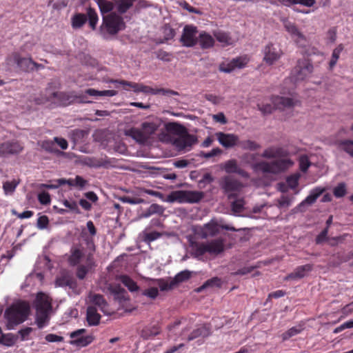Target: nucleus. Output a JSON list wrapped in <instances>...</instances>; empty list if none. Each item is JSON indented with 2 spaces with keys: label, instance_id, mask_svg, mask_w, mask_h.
<instances>
[{
  "label": "nucleus",
  "instance_id": "5fc2aeb1",
  "mask_svg": "<svg viewBox=\"0 0 353 353\" xmlns=\"http://www.w3.org/2000/svg\"><path fill=\"white\" fill-rule=\"evenodd\" d=\"M339 144L342 150L353 157V141L343 140L341 141Z\"/></svg>",
  "mask_w": 353,
  "mask_h": 353
},
{
  "label": "nucleus",
  "instance_id": "ddd939ff",
  "mask_svg": "<svg viewBox=\"0 0 353 353\" xmlns=\"http://www.w3.org/2000/svg\"><path fill=\"white\" fill-rule=\"evenodd\" d=\"M197 28L193 25H186L183 28L180 41L185 47H193L198 43Z\"/></svg>",
  "mask_w": 353,
  "mask_h": 353
},
{
  "label": "nucleus",
  "instance_id": "8fccbe9b",
  "mask_svg": "<svg viewBox=\"0 0 353 353\" xmlns=\"http://www.w3.org/2000/svg\"><path fill=\"white\" fill-rule=\"evenodd\" d=\"M16 341V338L12 333L2 334L0 336V343L8 347L12 346Z\"/></svg>",
  "mask_w": 353,
  "mask_h": 353
},
{
  "label": "nucleus",
  "instance_id": "a211bd4d",
  "mask_svg": "<svg viewBox=\"0 0 353 353\" xmlns=\"http://www.w3.org/2000/svg\"><path fill=\"white\" fill-rule=\"evenodd\" d=\"M214 135L219 143L226 149L239 145V138L236 134L218 132Z\"/></svg>",
  "mask_w": 353,
  "mask_h": 353
},
{
  "label": "nucleus",
  "instance_id": "7ed1b4c3",
  "mask_svg": "<svg viewBox=\"0 0 353 353\" xmlns=\"http://www.w3.org/2000/svg\"><path fill=\"white\" fill-rule=\"evenodd\" d=\"M167 129L170 132L179 136L174 140V145L179 150L190 148L196 141L195 136L189 134L187 129L181 124L170 123L167 125Z\"/></svg>",
  "mask_w": 353,
  "mask_h": 353
},
{
  "label": "nucleus",
  "instance_id": "2f4dec72",
  "mask_svg": "<svg viewBox=\"0 0 353 353\" xmlns=\"http://www.w3.org/2000/svg\"><path fill=\"white\" fill-rule=\"evenodd\" d=\"M344 50V46L343 43L337 45V46L332 50L330 59L328 62V70H332L336 66L341 52Z\"/></svg>",
  "mask_w": 353,
  "mask_h": 353
},
{
  "label": "nucleus",
  "instance_id": "3c124183",
  "mask_svg": "<svg viewBox=\"0 0 353 353\" xmlns=\"http://www.w3.org/2000/svg\"><path fill=\"white\" fill-rule=\"evenodd\" d=\"M97 4L102 14L111 12L114 9L115 5L114 1L112 2L107 0L97 2Z\"/></svg>",
  "mask_w": 353,
  "mask_h": 353
},
{
  "label": "nucleus",
  "instance_id": "ea45409f",
  "mask_svg": "<svg viewBox=\"0 0 353 353\" xmlns=\"http://www.w3.org/2000/svg\"><path fill=\"white\" fill-rule=\"evenodd\" d=\"M88 135L86 130L75 129L71 133V139L75 143L84 142V139Z\"/></svg>",
  "mask_w": 353,
  "mask_h": 353
},
{
  "label": "nucleus",
  "instance_id": "774afa93",
  "mask_svg": "<svg viewBox=\"0 0 353 353\" xmlns=\"http://www.w3.org/2000/svg\"><path fill=\"white\" fill-rule=\"evenodd\" d=\"M88 184V181L81 176H76L74 179V187L83 189Z\"/></svg>",
  "mask_w": 353,
  "mask_h": 353
},
{
  "label": "nucleus",
  "instance_id": "864d4df0",
  "mask_svg": "<svg viewBox=\"0 0 353 353\" xmlns=\"http://www.w3.org/2000/svg\"><path fill=\"white\" fill-rule=\"evenodd\" d=\"M41 147L46 151L51 153H57L59 150L57 148L54 140H45L41 143Z\"/></svg>",
  "mask_w": 353,
  "mask_h": 353
},
{
  "label": "nucleus",
  "instance_id": "a18cd8bd",
  "mask_svg": "<svg viewBox=\"0 0 353 353\" xmlns=\"http://www.w3.org/2000/svg\"><path fill=\"white\" fill-rule=\"evenodd\" d=\"M303 330V327L301 325H299L290 328L286 332H283L281 335L283 341H287L291 337L300 334Z\"/></svg>",
  "mask_w": 353,
  "mask_h": 353
},
{
  "label": "nucleus",
  "instance_id": "dca6fc26",
  "mask_svg": "<svg viewBox=\"0 0 353 353\" xmlns=\"http://www.w3.org/2000/svg\"><path fill=\"white\" fill-rule=\"evenodd\" d=\"M85 332V329L82 328L71 332L70 336L73 340L70 343L79 347H85L92 343L94 339L92 335H82Z\"/></svg>",
  "mask_w": 353,
  "mask_h": 353
},
{
  "label": "nucleus",
  "instance_id": "6e6d98bb",
  "mask_svg": "<svg viewBox=\"0 0 353 353\" xmlns=\"http://www.w3.org/2000/svg\"><path fill=\"white\" fill-rule=\"evenodd\" d=\"M18 185V183L16 181L13 180L12 181H7L3 183V189L6 194H11L14 191Z\"/></svg>",
  "mask_w": 353,
  "mask_h": 353
},
{
  "label": "nucleus",
  "instance_id": "f3484780",
  "mask_svg": "<svg viewBox=\"0 0 353 353\" xmlns=\"http://www.w3.org/2000/svg\"><path fill=\"white\" fill-rule=\"evenodd\" d=\"M221 169L224 170L227 174H237L243 178H248L249 174L247 171L242 169L238 165L236 159H229L220 165Z\"/></svg>",
  "mask_w": 353,
  "mask_h": 353
},
{
  "label": "nucleus",
  "instance_id": "f257e3e1",
  "mask_svg": "<svg viewBox=\"0 0 353 353\" xmlns=\"http://www.w3.org/2000/svg\"><path fill=\"white\" fill-rule=\"evenodd\" d=\"M289 152L283 147L271 146L266 148L261 157L265 159H279L271 162L260 161L253 165L252 168L256 171H261L263 173L279 174L285 172L294 165V161L288 158Z\"/></svg>",
  "mask_w": 353,
  "mask_h": 353
},
{
  "label": "nucleus",
  "instance_id": "37998d69",
  "mask_svg": "<svg viewBox=\"0 0 353 353\" xmlns=\"http://www.w3.org/2000/svg\"><path fill=\"white\" fill-rule=\"evenodd\" d=\"M87 21V16L84 14H75L72 18V26L73 28H81Z\"/></svg>",
  "mask_w": 353,
  "mask_h": 353
},
{
  "label": "nucleus",
  "instance_id": "2eb2a0df",
  "mask_svg": "<svg viewBox=\"0 0 353 353\" xmlns=\"http://www.w3.org/2000/svg\"><path fill=\"white\" fill-rule=\"evenodd\" d=\"M23 150V146L18 141H8L0 144V157L17 155Z\"/></svg>",
  "mask_w": 353,
  "mask_h": 353
},
{
  "label": "nucleus",
  "instance_id": "1a4fd4ad",
  "mask_svg": "<svg viewBox=\"0 0 353 353\" xmlns=\"http://www.w3.org/2000/svg\"><path fill=\"white\" fill-rule=\"evenodd\" d=\"M86 248L89 252L86 256V264L79 265L77 268L76 276L79 279L83 280L86 276L88 272L94 265L93 253L95 251V245L92 237L86 236L84 239Z\"/></svg>",
  "mask_w": 353,
  "mask_h": 353
},
{
  "label": "nucleus",
  "instance_id": "09e8293b",
  "mask_svg": "<svg viewBox=\"0 0 353 353\" xmlns=\"http://www.w3.org/2000/svg\"><path fill=\"white\" fill-rule=\"evenodd\" d=\"M239 146H240L243 150H256L261 148V145L256 142L251 140H245V141H239Z\"/></svg>",
  "mask_w": 353,
  "mask_h": 353
},
{
  "label": "nucleus",
  "instance_id": "4468645a",
  "mask_svg": "<svg viewBox=\"0 0 353 353\" xmlns=\"http://www.w3.org/2000/svg\"><path fill=\"white\" fill-rule=\"evenodd\" d=\"M263 61L268 65H272L283 56L282 50L273 43H268L263 49Z\"/></svg>",
  "mask_w": 353,
  "mask_h": 353
},
{
  "label": "nucleus",
  "instance_id": "e2e57ef3",
  "mask_svg": "<svg viewBox=\"0 0 353 353\" xmlns=\"http://www.w3.org/2000/svg\"><path fill=\"white\" fill-rule=\"evenodd\" d=\"M38 201L42 205H48L51 202L50 195L48 192H41L38 194Z\"/></svg>",
  "mask_w": 353,
  "mask_h": 353
},
{
  "label": "nucleus",
  "instance_id": "b1692460",
  "mask_svg": "<svg viewBox=\"0 0 353 353\" xmlns=\"http://www.w3.org/2000/svg\"><path fill=\"white\" fill-rule=\"evenodd\" d=\"M208 253L212 255H218L224 251V241L223 239H216L207 242Z\"/></svg>",
  "mask_w": 353,
  "mask_h": 353
},
{
  "label": "nucleus",
  "instance_id": "c756f323",
  "mask_svg": "<svg viewBox=\"0 0 353 353\" xmlns=\"http://www.w3.org/2000/svg\"><path fill=\"white\" fill-rule=\"evenodd\" d=\"M85 163L90 167L93 168H108L111 166L110 161L107 158V157L104 158H88L86 159Z\"/></svg>",
  "mask_w": 353,
  "mask_h": 353
},
{
  "label": "nucleus",
  "instance_id": "bb28decb",
  "mask_svg": "<svg viewBox=\"0 0 353 353\" xmlns=\"http://www.w3.org/2000/svg\"><path fill=\"white\" fill-rule=\"evenodd\" d=\"M323 191L324 190L321 188H316L313 189L311 190L310 194L301 203H299L297 208L302 211V208L305 205H312L316 202V199L320 196Z\"/></svg>",
  "mask_w": 353,
  "mask_h": 353
},
{
  "label": "nucleus",
  "instance_id": "603ef678",
  "mask_svg": "<svg viewBox=\"0 0 353 353\" xmlns=\"http://www.w3.org/2000/svg\"><path fill=\"white\" fill-rule=\"evenodd\" d=\"M284 5L301 4L307 7H311L315 3V0H279Z\"/></svg>",
  "mask_w": 353,
  "mask_h": 353
},
{
  "label": "nucleus",
  "instance_id": "9b49d317",
  "mask_svg": "<svg viewBox=\"0 0 353 353\" xmlns=\"http://www.w3.org/2000/svg\"><path fill=\"white\" fill-rule=\"evenodd\" d=\"M220 186L228 195V198L231 199L237 196L236 192L241 190L243 185L239 180L230 176H225L221 179Z\"/></svg>",
  "mask_w": 353,
  "mask_h": 353
},
{
  "label": "nucleus",
  "instance_id": "39448f33",
  "mask_svg": "<svg viewBox=\"0 0 353 353\" xmlns=\"http://www.w3.org/2000/svg\"><path fill=\"white\" fill-rule=\"evenodd\" d=\"M159 128V123L145 121L142 123L140 128H131L129 135L137 142L144 144L153 137Z\"/></svg>",
  "mask_w": 353,
  "mask_h": 353
},
{
  "label": "nucleus",
  "instance_id": "cd10ccee",
  "mask_svg": "<svg viewBox=\"0 0 353 353\" xmlns=\"http://www.w3.org/2000/svg\"><path fill=\"white\" fill-rule=\"evenodd\" d=\"M219 232L218 224L214 221H210L203 225L201 229V235L203 239L212 237Z\"/></svg>",
  "mask_w": 353,
  "mask_h": 353
},
{
  "label": "nucleus",
  "instance_id": "f03ea898",
  "mask_svg": "<svg viewBox=\"0 0 353 353\" xmlns=\"http://www.w3.org/2000/svg\"><path fill=\"white\" fill-rule=\"evenodd\" d=\"M30 312V307L25 301H19L8 307L3 316L6 319V327L12 330L17 325L23 323L28 319Z\"/></svg>",
  "mask_w": 353,
  "mask_h": 353
},
{
  "label": "nucleus",
  "instance_id": "052dcab7",
  "mask_svg": "<svg viewBox=\"0 0 353 353\" xmlns=\"http://www.w3.org/2000/svg\"><path fill=\"white\" fill-rule=\"evenodd\" d=\"M63 204L65 207L68 208L70 211L75 214L81 213L78 204L75 201H68L65 199L63 201Z\"/></svg>",
  "mask_w": 353,
  "mask_h": 353
},
{
  "label": "nucleus",
  "instance_id": "412c9836",
  "mask_svg": "<svg viewBox=\"0 0 353 353\" xmlns=\"http://www.w3.org/2000/svg\"><path fill=\"white\" fill-rule=\"evenodd\" d=\"M110 82L123 85L124 89L126 90L132 89L133 91L135 92H143L151 94V92L153 91L152 88L135 82L128 81L125 80H111Z\"/></svg>",
  "mask_w": 353,
  "mask_h": 353
},
{
  "label": "nucleus",
  "instance_id": "a19ab883",
  "mask_svg": "<svg viewBox=\"0 0 353 353\" xmlns=\"http://www.w3.org/2000/svg\"><path fill=\"white\" fill-rule=\"evenodd\" d=\"M221 286V279L218 277H213L210 279L207 280L201 286L196 289L197 292H202L204 289L208 288H213L217 287L220 288Z\"/></svg>",
  "mask_w": 353,
  "mask_h": 353
},
{
  "label": "nucleus",
  "instance_id": "49530a36",
  "mask_svg": "<svg viewBox=\"0 0 353 353\" xmlns=\"http://www.w3.org/2000/svg\"><path fill=\"white\" fill-rule=\"evenodd\" d=\"M87 19H88L89 25L92 30L96 28L99 18L95 10L92 8H88L87 10Z\"/></svg>",
  "mask_w": 353,
  "mask_h": 353
},
{
  "label": "nucleus",
  "instance_id": "79ce46f5",
  "mask_svg": "<svg viewBox=\"0 0 353 353\" xmlns=\"http://www.w3.org/2000/svg\"><path fill=\"white\" fill-rule=\"evenodd\" d=\"M91 302L103 312H105L108 303L104 297L101 294H94L91 297Z\"/></svg>",
  "mask_w": 353,
  "mask_h": 353
},
{
  "label": "nucleus",
  "instance_id": "423d86ee",
  "mask_svg": "<svg viewBox=\"0 0 353 353\" xmlns=\"http://www.w3.org/2000/svg\"><path fill=\"white\" fill-rule=\"evenodd\" d=\"M204 195V193L201 191L175 190L168 195L167 201L170 203H195L199 202Z\"/></svg>",
  "mask_w": 353,
  "mask_h": 353
},
{
  "label": "nucleus",
  "instance_id": "338daca9",
  "mask_svg": "<svg viewBox=\"0 0 353 353\" xmlns=\"http://www.w3.org/2000/svg\"><path fill=\"white\" fill-rule=\"evenodd\" d=\"M221 152H222V150L220 148H216L212 149L210 152H202L201 156L205 159H210L211 157H215V156H217V155L221 154Z\"/></svg>",
  "mask_w": 353,
  "mask_h": 353
},
{
  "label": "nucleus",
  "instance_id": "c9c22d12",
  "mask_svg": "<svg viewBox=\"0 0 353 353\" xmlns=\"http://www.w3.org/2000/svg\"><path fill=\"white\" fill-rule=\"evenodd\" d=\"M137 0H114L117 11L119 14L125 13Z\"/></svg>",
  "mask_w": 353,
  "mask_h": 353
},
{
  "label": "nucleus",
  "instance_id": "20e7f679",
  "mask_svg": "<svg viewBox=\"0 0 353 353\" xmlns=\"http://www.w3.org/2000/svg\"><path fill=\"white\" fill-rule=\"evenodd\" d=\"M125 28V23L122 17L115 12L103 15L101 26V32L106 38L104 31L110 35H115Z\"/></svg>",
  "mask_w": 353,
  "mask_h": 353
},
{
  "label": "nucleus",
  "instance_id": "69168bd1",
  "mask_svg": "<svg viewBox=\"0 0 353 353\" xmlns=\"http://www.w3.org/2000/svg\"><path fill=\"white\" fill-rule=\"evenodd\" d=\"M49 224V219L46 215H42L37 219V227L40 230L46 229Z\"/></svg>",
  "mask_w": 353,
  "mask_h": 353
},
{
  "label": "nucleus",
  "instance_id": "a878e982",
  "mask_svg": "<svg viewBox=\"0 0 353 353\" xmlns=\"http://www.w3.org/2000/svg\"><path fill=\"white\" fill-rule=\"evenodd\" d=\"M161 329L158 324L145 326L141 331L140 336L144 340L152 339L161 333Z\"/></svg>",
  "mask_w": 353,
  "mask_h": 353
},
{
  "label": "nucleus",
  "instance_id": "c03bdc74",
  "mask_svg": "<svg viewBox=\"0 0 353 353\" xmlns=\"http://www.w3.org/2000/svg\"><path fill=\"white\" fill-rule=\"evenodd\" d=\"M191 274L190 271L185 270L176 274L174 278H172V279L175 286H176L179 283L189 280L191 277Z\"/></svg>",
  "mask_w": 353,
  "mask_h": 353
},
{
  "label": "nucleus",
  "instance_id": "9d476101",
  "mask_svg": "<svg viewBox=\"0 0 353 353\" xmlns=\"http://www.w3.org/2000/svg\"><path fill=\"white\" fill-rule=\"evenodd\" d=\"M6 64L12 65L16 64L17 68L23 72H30L34 70V66L38 63L33 61L31 58L21 57L19 52H12L6 58Z\"/></svg>",
  "mask_w": 353,
  "mask_h": 353
},
{
  "label": "nucleus",
  "instance_id": "680f3d73",
  "mask_svg": "<svg viewBox=\"0 0 353 353\" xmlns=\"http://www.w3.org/2000/svg\"><path fill=\"white\" fill-rule=\"evenodd\" d=\"M152 94H161L162 95H179V93L176 91L170 89H164V88H153V91L151 92Z\"/></svg>",
  "mask_w": 353,
  "mask_h": 353
},
{
  "label": "nucleus",
  "instance_id": "6ab92c4d",
  "mask_svg": "<svg viewBox=\"0 0 353 353\" xmlns=\"http://www.w3.org/2000/svg\"><path fill=\"white\" fill-rule=\"evenodd\" d=\"M36 311L50 312L52 309V299L44 292H38L34 301Z\"/></svg>",
  "mask_w": 353,
  "mask_h": 353
},
{
  "label": "nucleus",
  "instance_id": "5701e85b",
  "mask_svg": "<svg viewBox=\"0 0 353 353\" xmlns=\"http://www.w3.org/2000/svg\"><path fill=\"white\" fill-rule=\"evenodd\" d=\"M313 269V265L305 264L303 265L298 266L295 268L294 272L289 274L286 277L285 280H296L301 279L305 277L307 274L311 272Z\"/></svg>",
  "mask_w": 353,
  "mask_h": 353
},
{
  "label": "nucleus",
  "instance_id": "bf43d9fd",
  "mask_svg": "<svg viewBox=\"0 0 353 353\" xmlns=\"http://www.w3.org/2000/svg\"><path fill=\"white\" fill-rule=\"evenodd\" d=\"M141 294L148 297L151 300H154L159 295V290L157 288L151 287L143 290Z\"/></svg>",
  "mask_w": 353,
  "mask_h": 353
},
{
  "label": "nucleus",
  "instance_id": "6e6552de",
  "mask_svg": "<svg viewBox=\"0 0 353 353\" xmlns=\"http://www.w3.org/2000/svg\"><path fill=\"white\" fill-rule=\"evenodd\" d=\"M273 105L271 104H258V108L263 114H270L274 109L283 110L285 109L291 108L295 106L299 101L292 98L273 96L271 99Z\"/></svg>",
  "mask_w": 353,
  "mask_h": 353
},
{
  "label": "nucleus",
  "instance_id": "4c0bfd02",
  "mask_svg": "<svg viewBox=\"0 0 353 353\" xmlns=\"http://www.w3.org/2000/svg\"><path fill=\"white\" fill-rule=\"evenodd\" d=\"M85 93L93 97H113L117 94V91L114 90L99 91L93 88H89L85 90Z\"/></svg>",
  "mask_w": 353,
  "mask_h": 353
},
{
  "label": "nucleus",
  "instance_id": "13d9d810",
  "mask_svg": "<svg viewBox=\"0 0 353 353\" xmlns=\"http://www.w3.org/2000/svg\"><path fill=\"white\" fill-rule=\"evenodd\" d=\"M299 162L301 171L306 172L311 164L308 157L307 155L301 156Z\"/></svg>",
  "mask_w": 353,
  "mask_h": 353
},
{
  "label": "nucleus",
  "instance_id": "aec40b11",
  "mask_svg": "<svg viewBox=\"0 0 353 353\" xmlns=\"http://www.w3.org/2000/svg\"><path fill=\"white\" fill-rule=\"evenodd\" d=\"M250 59L248 56H242L233 59L227 64H221L219 70L222 72L229 73L234 70L235 68H243L249 62Z\"/></svg>",
  "mask_w": 353,
  "mask_h": 353
},
{
  "label": "nucleus",
  "instance_id": "de8ad7c7",
  "mask_svg": "<svg viewBox=\"0 0 353 353\" xmlns=\"http://www.w3.org/2000/svg\"><path fill=\"white\" fill-rule=\"evenodd\" d=\"M157 283L161 291H167L173 289L175 287L172 278L168 279H159Z\"/></svg>",
  "mask_w": 353,
  "mask_h": 353
},
{
  "label": "nucleus",
  "instance_id": "c85d7f7f",
  "mask_svg": "<svg viewBox=\"0 0 353 353\" xmlns=\"http://www.w3.org/2000/svg\"><path fill=\"white\" fill-rule=\"evenodd\" d=\"M285 28L299 46H303L305 45V37L300 32L296 26L289 23L285 25Z\"/></svg>",
  "mask_w": 353,
  "mask_h": 353
},
{
  "label": "nucleus",
  "instance_id": "f8f14e48",
  "mask_svg": "<svg viewBox=\"0 0 353 353\" xmlns=\"http://www.w3.org/2000/svg\"><path fill=\"white\" fill-rule=\"evenodd\" d=\"M314 70L313 64L309 59L303 58L297 61L292 70V75L297 81H302L310 75Z\"/></svg>",
  "mask_w": 353,
  "mask_h": 353
},
{
  "label": "nucleus",
  "instance_id": "393cba45",
  "mask_svg": "<svg viewBox=\"0 0 353 353\" xmlns=\"http://www.w3.org/2000/svg\"><path fill=\"white\" fill-rule=\"evenodd\" d=\"M210 333V328L208 325H200L192 330V332L188 336L186 339L188 341H190L199 337L205 338L208 336Z\"/></svg>",
  "mask_w": 353,
  "mask_h": 353
},
{
  "label": "nucleus",
  "instance_id": "f704fd0d",
  "mask_svg": "<svg viewBox=\"0 0 353 353\" xmlns=\"http://www.w3.org/2000/svg\"><path fill=\"white\" fill-rule=\"evenodd\" d=\"M198 42L201 46V48L207 49L214 46V40L210 34L204 32L199 34L198 38Z\"/></svg>",
  "mask_w": 353,
  "mask_h": 353
},
{
  "label": "nucleus",
  "instance_id": "7c9ffc66",
  "mask_svg": "<svg viewBox=\"0 0 353 353\" xmlns=\"http://www.w3.org/2000/svg\"><path fill=\"white\" fill-rule=\"evenodd\" d=\"M86 319L90 325H97L101 319V315L97 313L94 306H88L87 308Z\"/></svg>",
  "mask_w": 353,
  "mask_h": 353
},
{
  "label": "nucleus",
  "instance_id": "4d7b16f0",
  "mask_svg": "<svg viewBox=\"0 0 353 353\" xmlns=\"http://www.w3.org/2000/svg\"><path fill=\"white\" fill-rule=\"evenodd\" d=\"M245 201L243 199H238L232 202V210L235 213H240L244 210Z\"/></svg>",
  "mask_w": 353,
  "mask_h": 353
},
{
  "label": "nucleus",
  "instance_id": "4be33fe9",
  "mask_svg": "<svg viewBox=\"0 0 353 353\" xmlns=\"http://www.w3.org/2000/svg\"><path fill=\"white\" fill-rule=\"evenodd\" d=\"M84 255V248L81 244L74 245L70 249L68 261L71 266L78 265Z\"/></svg>",
  "mask_w": 353,
  "mask_h": 353
},
{
  "label": "nucleus",
  "instance_id": "0e129e2a",
  "mask_svg": "<svg viewBox=\"0 0 353 353\" xmlns=\"http://www.w3.org/2000/svg\"><path fill=\"white\" fill-rule=\"evenodd\" d=\"M334 195L337 198L343 197L346 194V188L345 185L344 183H339L334 189Z\"/></svg>",
  "mask_w": 353,
  "mask_h": 353
},
{
  "label": "nucleus",
  "instance_id": "58836bf2",
  "mask_svg": "<svg viewBox=\"0 0 353 353\" xmlns=\"http://www.w3.org/2000/svg\"><path fill=\"white\" fill-rule=\"evenodd\" d=\"M122 283L131 292H137L139 290V287L137 283L128 275H123L121 276Z\"/></svg>",
  "mask_w": 353,
  "mask_h": 353
},
{
  "label": "nucleus",
  "instance_id": "e433bc0d",
  "mask_svg": "<svg viewBox=\"0 0 353 353\" xmlns=\"http://www.w3.org/2000/svg\"><path fill=\"white\" fill-rule=\"evenodd\" d=\"M147 230L148 228H146L141 234L142 241L147 244H150L151 242L157 240L163 236L162 232L157 231L148 232Z\"/></svg>",
  "mask_w": 353,
  "mask_h": 353
},
{
  "label": "nucleus",
  "instance_id": "0eeeda50",
  "mask_svg": "<svg viewBox=\"0 0 353 353\" xmlns=\"http://www.w3.org/2000/svg\"><path fill=\"white\" fill-rule=\"evenodd\" d=\"M84 96L80 95L77 96L73 93H66L63 92H53L50 93L46 98V99L40 101L39 99L36 100V103L38 104L43 103L44 101H52L59 105L67 106L76 101L78 102H85L83 100Z\"/></svg>",
  "mask_w": 353,
  "mask_h": 353
},
{
  "label": "nucleus",
  "instance_id": "473e14b6",
  "mask_svg": "<svg viewBox=\"0 0 353 353\" xmlns=\"http://www.w3.org/2000/svg\"><path fill=\"white\" fill-rule=\"evenodd\" d=\"M50 313L36 311L35 323L39 329H43L49 324L50 319Z\"/></svg>",
  "mask_w": 353,
  "mask_h": 353
},
{
  "label": "nucleus",
  "instance_id": "72a5a7b5",
  "mask_svg": "<svg viewBox=\"0 0 353 353\" xmlns=\"http://www.w3.org/2000/svg\"><path fill=\"white\" fill-rule=\"evenodd\" d=\"M192 254L196 258H199L208 253L206 243L194 242L191 245Z\"/></svg>",
  "mask_w": 353,
  "mask_h": 353
}]
</instances>
